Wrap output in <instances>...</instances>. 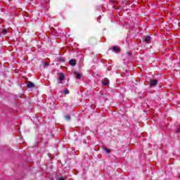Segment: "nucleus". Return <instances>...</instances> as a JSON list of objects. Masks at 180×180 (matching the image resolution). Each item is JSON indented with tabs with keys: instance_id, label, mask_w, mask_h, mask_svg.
<instances>
[{
	"instance_id": "1",
	"label": "nucleus",
	"mask_w": 180,
	"mask_h": 180,
	"mask_svg": "<svg viewBox=\"0 0 180 180\" xmlns=\"http://www.w3.org/2000/svg\"><path fill=\"white\" fill-rule=\"evenodd\" d=\"M143 41L144 43H146V44H148V43L151 41V37L150 36L145 37Z\"/></svg>"
},
{
	"instance_id": "2",
	"label": "nucleus",
	"mask_w": 180,
	"mask_h": 180,
	"mask_svg": "<svg viewBox=\"0 0 180 180\" xmlns=\"http://www.w3.org/2000/svg\"><path fill=\"white\" fill-rule=\"evenodd\" d=\"M27 87L30 89V88H36V85L34 84V83L32 82H28L27 84Z\"/></svg>"
},
{
	"instance_id": "3",
	"label": "nucleus",
	"mask_w": 180,
	"mask_h": 180,
	"mask_svg": "<svg viewBox=\"0 0 180 180\" xmlns=\"http://www.w3.org/2000/svg\"><path fill=\"white\" fill-rule=\"evenodd\" d=\"M69 64L72 67H75V65H77V61L75 59H70L69 60Z\"/></svg>"
},
{
	"instance_id": "4",
	"label": "nucleus",
	"mask_w": 180,
	"mask_h": 180,
	"mask_svg": "<svg viewBox=\"0 0 180 180\" xmlns=\"http://www.w3.org/2000/svg\"><path fill=\"white\" fill-rule=\"evenodd\" d=\"M102 85H104V86H108V85H109V79L105 78V79H103V82H102Z\"/></svg>"
},
{
	"instance_id": "5",
	"label": "nucleus",
	"mask_w": 180,
	"mask_h": 180,
	"mask_svg": "<svg viewBox=\"0 0 180 180\" xmlns=\"http://www.w3.org/2000/svg\"><path fill=\"white\" fill-rule=\"evenodd\" d=\"M150 86H155V85H157V79L150 80Z\"/></svg>"
},
{
	"instance_id": "6",
	"label": "nucleus",
	"mask_w": 180,
	"mask_h": 180,
	"mask_svg": "<svg viewBox=\"0 0 180 180\" xmlns=\"http://www.w3.org/2000/svg\"><path fill=\"white\" fill-rule=\"evenodd\" d=\"M112 50H114V51H116V53H119V51H120V48H119L118 46H112Z\"/></svg>"
},
{
	"instance_id": "7",
	"label": "nucleus",
	"mask_w": 180,
	"mask_h": 180,
	"mask_svg": "<svg viewBox=\"0 0 180 180\" xmlns=\"http://www.w3.org/2000/svg\"><path fill=\"white\" fill-rule=\"evenodd\" d=\"M65 119L68 122H70V120H71V116H70V115L68 114V115H65Z\"/></svg>"
},
{
	"instance_id": "8",
	"label": "nucleus",
	"mask_w": 180,
	"mask_h": 180,
	"mask_svg": "<svg viewBox=\"0 0 180 180\" xmlns=\"http://www.w3.org/2000/svg\"><path fill=\"white\" fill-rule=\"evenodd\" d=\"M102 148H103V150L104 151H105V153H106L107 154H110V150H109V148H105V147H103Z\"/></svg>"
},
{
	"instance_id": "9",
	"label": "nucleus",
	"mask_w": 180,
	"mask_h": 180,
	"mask_svg": "<svg viewBox=\"0 0 180 180\" xmlns=\"http://www.w3.org/2000/svg\"><path fill=\"white\" fill-rule=\"evenodd\" d=\"M74 74L77 75V79H81V75L78 72H74Z\"/></svg>"
},
{
	"instance_id": "10",
	"label": "nucleus",
	"mask_w": 180,
	"mask_h": 180,
	"mask_svg": "<svg viewBox=\"0 0 180 180\" xmlns=\"http://www.w3.org/2000/svg\"><path fill=\"white\" fill-rule=\"evenodd\" d=\"M58 61H60V63H65V60L61 57L58 58Z\"/></svg>"
},
{
	"instance_id": "11",
	"label": "nucleus",
	"mask_w": 180,
	"mask_h": 180,
	"mask_svg": "<svg viewBox=\"0 0 180 180\" xmlns=\"http://www.w3.org/2000/svg\"><path fill=\"white\" fill-rule=\"evenodd\" d=\"M63 94L65 95H68V94H70V90H68V89H65L63 91Z\"/></svg>"
},
{
	"instance_id": "12",
	"label": "nucleus",
	"mask_w": 180,
	"mask_h": 180,
	"mask_svg": "<svg viewBox=\"0 0 180 180\" xmlns=\"http://www.w3.org/2000/svg\"><path fill=\"white\" fill-rule=\"evenodd\" d=\"M59 79H60V81H64V75L60 74V75H59Z\"/></svg>"
},
{
	"instance_id": "13",
	"label": "nucleus",
	"mask_w": 180,
	"mask_h": 180,
	"mask_svg": "<svg viewBox=\"0 0 180 180\" xmlns=\"http://www.w3.org/2000/svg\"><path fill=\"white\" fill-rule=\"evenodd\" d=\"M56 180H64V179L60 176V177L57 178Z\"/></svg>"
},
{
	"instance_id": "14",
	"label": "nucleus",
	"mask_w": 180,
	"mask_h": 180,
	"mask_svg": "<svg viewBox=\"0 0 180 180\" xmlns=\"http://www.w3.org/2000/svg\"><path fill=\"white\" fill-rule=\"evenodd\" d=\"M8 31L6 30H3V33H4V34H5V33H6Z\"/></svg>"
},
{
	"instance_id": "15",
	"label": "nucleus",
	"mask_w": 180,
	"mask_h": 180,
	"mask_svg": "<svg viewBox=\"0 0 180 180\" xmlns=\"http://www.w3.org/2000/svg\"><path fill=\"white\" fill-rule=\"evenodd\" d=\"M44 65L47 66L49 65V63H47L46 62H44Z\"/></svg>"
},
{
	"instance_id": "16",
	"label": "nucleus",
	"mask_w": 180,
	"mask_h": 180,
	"mask_svg": "<svg viewBox=\"0 0 180 180\" xmlns=\"http://www.w3.org/2000/svg\"><path fill=\"white\" fill-rule=\"evenodd\" d=\"M127 54L128 56H130V53H129V52H127Z\"/></svg>"
}]
</instances>
